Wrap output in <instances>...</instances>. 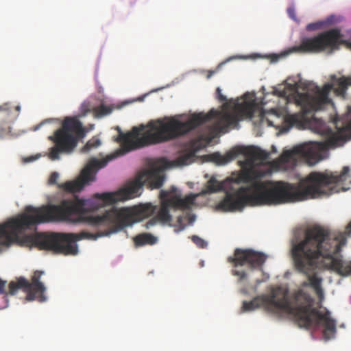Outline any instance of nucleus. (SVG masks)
<instances>
[{"label":"nucleus","instance_id":"nucleus-13","mask_svg":"<svg viewBox=\"0 0 351 351\" xmlns=\"http://www.w3.org/2000/svg\"><path fill=\"white\" fill-rule=\"evenodd\" d=\"M43 274V271H35L32 277L31 282H29L23 277L18 278L16 281H11L8 285V293L14 295L19 289H21L27 293L26 300L27 301L36 300L40 302H45L46 297L44 293L46 288L40 281Z\"/></svg>","mask_w":351,"mask_h":351},{"label":"nucleus","instance_id":"nucleus-8","mask_svg":"<svg viewBox=\"0 0 351 351\" xmlns=\"http://www.w3.org/2000/svg\"><path fill=\"white\" fill-rule=\"evenodd\" d=\"M337 132H332L324 142L306 143L294 147L292 149L284 151L278 159L280 165L290 163L295 165L298 159L302 158L311 166L320 160V152L342 146L351 139V120L341 127L336 123Z\"/></svg>","mask_w":351,"mask_h":351},{"label":"nucleus","instance_id":"nucleus-11","mask_svg":"<svg viewBox=\"0 0 351 351\" xmlns=\"http://www.w3.org/2000/svg\"><path fill=\"white\" fill-rule=\"evenodd\" d=\"M346 34L350 37L348 40L343 39L345 36L339 29H331L315 36L303 38L300 45L295 47L294 49L304 53H317L326 51L330 53L338 49L341 44H346L351 48V29Z\"/></svg>","mask_w":351,"mask_h":351},{"label":"nucleus","instance_id":"nucleus-26","mask_svg":"<svg viewBox=\"0 0 351 351\" xmlns=\"http://www.w3.org/2000/svg\"><path fill=\"white\" fill-rule=\"evenodd\" d=\"M287 13L290 18H291L293 20H295V12L294 7L291 6L287 8Z\"/></svg>","mask_w":351,"mask_h":351},{"label":"nucleus","instance_id":"nucleus-5","mask_svg":"<svg viewBox=\"0 0 351 351\" xmlns=\"http://www.w3.org/2000/svg\"><path fill=\"white\" fill-rule=\"evenodd\" d=\"M156 206L152 203L141 204L131 208H112L102 215H89L84 223L98 226H111L112 228L105 233L97 234L82 231L80 233H38L25 235L21 242L26 245H34L40 250H51L56 254L76 255L78 252L76 241L82 239L96 240L98 237L108 235L122 230L155 213Z\"/></svg>","mask_w":351,"mask_h":351},{"label":"nucleus","instance_id":"nucleus-23","mask_svg":"<svg viewBox=\"0 0 351 351\" xmlns=\"http://www.w3.org/2000/svg\"><path fill=\"white\" fill-rule=\"evenodd\" d=\"M59 178V174L57 172H53L49 178V184H56L57 183V180Z\"/></svg>","mask_w":351,"mask_h":351},{"label":"nucleus","instance_id":"nucleus-22","mask_svg":"<svg viewBox=\"0 0 351 351\" xmlns=\"http://www.w3.org/2000/svg\"><path fill=\"white\" fill-rule=\"evenodd\" d=\"M191 240L197 247L200 248H204L207 246V243L198 236H192Z\"/></svg>","mask_w":351,"mask_h":351},{"label":"nucleus","instance_id":"nucleus-6","mask_svg":"<svg viewBox=\"0 0 351 351\" xmlns=\"http://www.w3.org/2000/svg\"><path fill=\"white\" fill-rule=\"evenodd\" d=\"M295 304L293 305L287 291L280 287L271 288L269 293L254 298L250 301H243V311H252L263 307L268 312L278 313L281 311L293 315L298 325L306 329L324 327L323 337L326 340L334 337L336 332L335 321L330 317L329 311L321 313L313 308L314 300L311 295L302 290L294 295Z\"/></svg>","mask_w":351,"mask_h":351},{"label":"nucleus","instance_id":"nucleus-20","mask_svg":"<svg viewBox=\"0 0 351 351\" xmlns=\"http://www.w3.org/2000/svg\"><path fill=\"white\" fill-rule=\"evenodd\" d=\"M11 126L9 123L4 122L0 124V138H5L12 136Z\"/></svg>","mask_w":351,"mask_h":351},{"label":"nucleus","instance_id":"nucleus-28","mask_svg":"<svg viewBox=\"0 0 351 351\" xmlns=\"http://www.w3.org/2000/svg\"><path fill=\"white\" fill-rule=\"evenodd\" d=\"M215 73V71H209L207 75V78H210Z\"/></svg>","mask_w":351,"mask_h":351},{"label":"nucleus","instance_id":"nucleus-18","mask_svg":"<svg viewBox=\"0 0 351 351\" xmlns=\"http://www.w3.org/2000/svg\"><path fill=\"white\" fill-rule=\"evenodd\" d=\"M112 110V107L101 104L94 109V112L97 117H102L110 114Z\"/></svg>","mask_w":351,"mask_h":351},{"label":"nucleus","instance_id":"nucleus-1","mask_svg":"<svg viewBox=\"0 0 351 351\" xmlns=\"http://www.w3.org/2000/svg\"><path fill=\"white\" fill-rule=\"evenodd\" d=\"M242 154L245 158L239 161L241 173L219 182L212 177L206 183L202 194L225 191L224 198L217 207L223 211L241 210L245 206L280 204L303 201L309 198L328 196L339 192L337 184L346 179L348 167H343L341 173L313 171L301 179L298 184L283 181H261L263 173L254 169L258 163L263 162L269 153L254 146H237L224 155L215 152L208 155L210 161L223 165Z\"/></svg>","mask_w":351,"mask_h":351},{"label":"nucleus","instance_id":"nucleus-14","mask_svg":"<svg viewBox=\"0 0 351 351\" xmlns=\"http://www.w3.org/2000/svg\"><path fill=\"white\" fill-rule=\"evenodd\" d=\"M267 256L251 249H236L234 257H229L228 262L232 263L234 267L247 265L252 269L263 270V265L267 260Z\"/></svg>","mask_w":351,"mask_h":351},{"label":"nucleus","instance_id":"nucleus-4","mask_svg":"<svg viewBox=\"0 0 351 351\" xmlns=\"http://www.w3.org/2000/svg\"><path fill=\"white\" fill-rule=\"evenodd\" d=\"M199 147L193 142L190 147L184 150L175 160L167 161L160 159L151 164L147 169L141 171L136 179L122 191L115 193H96L90 199L75 197L61 201L63 221L84 223L89 215L86 213L97 210L105 206L113 204L119 201L134 198L141 195L143 186L147 184L152 189L160 188L165 182L164 171L171 167H181L193 162Z\"/></svg>","mask_w":351,"mask_h":351},{"label":"nucleus","instance_id":"nucleus-30","mask_svg":"<svg viewBox=\"0 0 351 351\" xmlns=\"http://www.w3.org/2000/svg\"><path fill=\"white\" fill-rule=\"evenodd\" d=\"M7 110V108L6 107H3V106H0V110Z\"/></svg>","mask_w":351,"mask_h":351},{"label":"nucleus","instance_id":"nucleus-7","mask_svg":"<svg viewBox=\"0 0 351 351\" xmlns=\"http://www.w3.org/2000/svg\"><path fill=\"white\" fill-rule=\"evenodd\" d=\"M62 216L61 202L40 207L27 206L23 213L0 224V244L10 245L18 242L25 231L35 230L38 224L63 221Z\"/></svg>","mask_w":351,"mask_h":351},{"label":"nucleus","instance_id":"nucleus-9","mask_svg":"<svg viewBox=\"0 0 351 351\" xmlns=\"http://www.w3.org/2000/svg\"><path fill=\"white\" fill-rule=\"evenodd\" d=\"M332 79V82L331 84H325L322 88L317 87V91L314 96H311L308 93H298L296 86L291 84L287 85V87L290 88V93H288L286 88H285L283 90L278 92V95L282 97H287L293 93H297L298 103L304 106H309V108L312 110H317L321 109L324 104L330 102L328 95L331 90L334 91L335 95L344 99L346 98L348 86H351V77L342 76L336 78L334 76Z\"/></svg>","mask_w":351,"mask_h":351},{"label":"nucleus","instance_id":"nucleus-21","mask_svg":"<svg viewBox=\"0 0 351 351\" xmlns=\"http://www.w3.org/2000/svg\"><path fill=\"white\" fill-rule=\"evenodd\" d=\"M232 274L238 276V282H241L247 278V274L244 270L232 269Z\"/></svg>","mask_w":351,"mask_h":351},{"label":"nucleus","instance_id":"nucleus-25","mask_svg":"<svg viewBox=\"0 0 351 351\" xmlns=\"http://www.w3.org/2000/svg\"><path fill=\"white\" fill-rule=\"evenodd\" d=\"M320 27H321V24L319 23H309L307 25L306 29L308 31H313V30L318 29Z\"/></svg>","mask_w":351,"mask_h":351},{"label":"nucleus","instance_id":"nucleus-24","mask_svg":"<svg viewBox=\"0 0 351 351\" xmlns=\"http://www.w3.org/2000/svg\"><path fill=\"white\" fill-rule=\"evenodd\" d=\"M216 95H217V98L218 99V100L219 101H221V102L226 101L227 98L226 96H224L221 93V90L219 87H217L216 89Z\"/></svg>","mask_w":351,"mask_h":351},{"label":"nucleus","instance_id":"nucleus-16","mask_svg":"<svg viewBox=\"0 0 351 351\" xmlns=\"http://www.w3.org/2000/svg\"><path fill=\"white\" fill-rule=\"evenodd\" d=\"M156 241L157 239L149 233L139 234L134 238V242L136 246H142L147 244L153 245Z\"/></svg>","mask_w":351,"mask_h":351},{"label":"nucleus","instance_id":"nucleus-31","mask_svg":"<svg viewBox=\"0 0 351 351\" xmlns=\"http://www.w3.org/2000/svg\"><path fill=\"white\" fill-rule=\"evenodd\" d=\"M261 282H262V280H256V284H257V285H259V284H261Z\"/></svg>","mask_w":351,"mask_h":351},{"label":"nucleus","instance_id":"nucleus-10","mask_svg":"<svg viewBox=\"0 0 351 351\" xmlns=\"http://www.w3.org/2000/svg\"><path fill=\"white\" fill-rule=\"evenodd\" d=\"M86 135L82 123L76 117H66L62 128L55 131L49 139L54 143L49 149V158L52 160L60 159V154H70L76 147L80 138Z\"/></svg>","mask_w":351,"mask_h":351},{"label":"nucleus","instance_id":"nucleus-2","mask_svg":"<svg viewBox=\"0 0 351 351\" xmlns=\"http://www.w3.org/2000/svg\"><path fill=\"white\" fill-rule=\"evenodd\" d=\"M265 110L259 108L254 101H245L236 104L232 110H211L206 114H193L186 121L180 120L181 115L165 117L149 121L147 126L141 124L138 127H133L126 134L119 130L116 141L121 143V149L102 160L90 159L76 180L59 184L58 186L66 192H79L85 185L95 180L97 171L104 167L109 161L132 150L175 139L213 119H215L213 125V130L221 133L227 132L230 128H235L240 119H253L256 114L259 117L260 123H263L266 119L269 125H273L265 118Z\"/></svg>","mask_w":351,"mask_h":351},{"label":"nucleus","instance_id":"nucleus-29","mask_svg":"<svg viewBox=\"0 0 351 351\" xmlns=\"http://www.w3.org/2000/svg\"><path fill=\"white\" fill-rule=\"evenodd\" d=\"M302 286H303V287H308V286H310V285H309V281H308V282H304L302 283Z\"/></svg>","mask_w":351,"mask_h":351},{"label":"nucleus","instance_id":"nucleus-17","mask_svg":"<svg viewBox=\"0 0 351 351\" xmlns=\"http://www.w3.org/2000/svg\"><path fill=\"white\" fill-rule=\"evenodd\" d=\"M7 282L0 279V309L5 308L8 306V293L5 291Z\"/></svg>","mask_w":351,"mask_h":351},{"label":"nucleus","instance_id":"nucleus-32","mask_svg":"<svg viewBox=\"0 0 351 351\" xmlns=\"http://www.w3.org/2000/svg\"><path fill=\"white\" fill-rule=\"evenodd\" d=\"M16 110H17L18 111H19V110H20V106H16Z\"/></svg>","mask_w":351,"mask_h":351},{"label":"nucleus","instance_id":"nucleus-27","mask_svg":"<svg viewBox=\"0 0 351 351\" xmlns=\"http://www.w3.org/2000/svg\"><path fill=\"white\" fill-rule=\"evenodd\" d=\"M45 123L44 121L41 122L40 124H38L36 125H35L34 128H33V130L34 131H36L38 130L41 126L42 125H43Z\"/></svg>","mask_w":351,"mask_h":351},{"label":"nucleus","instance_id":"nucleus-3","mask_svg":"<svg viewBox=\"0 0 351 351\" xmlns=\"http://www.w3.org/2000/svg\"><path fill=\"white\" fill-rule=\"evenodd\" d=\"M351 234V221L346 230L337 236H332L328 230L319 226L308 228L304 239L291 247V256L295 268L308 277L309 285L320 298L324 297L322 278L314 273L317 268H324L335 271L341 276L351 274V261H344L339 252L346 244V237Z\"/></svg>","mask_w":351,"mask_h":351},{"label":"nucleus","instance_id":"nucleus-19","mask_svg":"<svg viewBox=\"0 0 351 351\" xmlns=\"http://www.w3.org/2000/svg\"><path fill=\"white\" fill-rule=\"evenodd\" d=\"M100 145L101 141L98 138L94 136L92 138H90L82 147V152H88L92 149L98 147Z\"/></svg>","mask_w":351,"mask_h":351},{"label":"nucleus","instance_id":"nucleus-15","mask_svg":"<svg viewBox=\"0 0 351 351\" xmlns=\"http://www.w3.org/2000/svg\"><path fill=\"white\" fill-rule=\"evenodd\" d=\"M285 122L289 127H295L298 129H302L307 123L304 114H293L285 117Z\"/></svg>","mask_w":351,"mask_h":351},{"label":"nucleus","instance_id":"nucleus-12","mask_svg":"<svg viewBox=\"0 0 351 351\" xmlns=\"http://www.w3.org/2000/svg\"><path fill=\"white\" fill-rule=\"evenodd\" d=\"M197 194L191 193L182 198L180 195L176 194V188L172 186L170 191L162 190L160 193L161 206L156 215L147 223V227L154 226L157 221L163 224L170 223L172 217L169 213V207L179 209H189L194 204Z\"/></svg>","mask_w":351,"mask_h":351}]
</instances>
